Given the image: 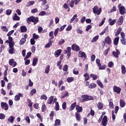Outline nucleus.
<instances>
[{
    "label": "nucleus",
    "mask_w": 126,
    "mask_h": 126,
    "mask_svg": "<svg viewBox=\"0 0 126 126\" xmlns=\"http://www.w3.org/2000/svg\"><path fill=\"white\" fill-rule=\"evenodd\" d=\"M27 31V28L25 26H22L21 27V32L23 33V32H26Z\"/></svg>",
    "instance_id": "21"
},
{
    "label": "nucleus",
    "mask_w": 126,
    "mask_h": 126,
    "mask_svg": "<svg viewBox=\"0 0 126 126\" xmlns=\"http://www.w3.org/2000/svg\"><path fill=\"white\" fill-rule=\"evenodd\" d=\"M109 108L110 109H114V103H113V102H109Z\"/></svg>",
    "instance_id": "62"
},
{
    "label": "nucleus",
    "mask_w": 126,
    "mask_h": 126,
    "mask_svg": "<svg viewBox=\"0 0 126 126\" xmlns=\"http://www.w3.org/2000/svg\"><path fill=\"white\" fill-rule=\"evenodd\" d=\"M53 101H54V96H51L48 98L47 103L48 104H49V105H51V104L53 103Z\"/></svg>",
    "instance_id": "17"
},
{
    "label": "nucleus",
    "mask_w": 126,
    "mask_h": 126,
    "mask_svg": "<svg viewBox=\"0 0 126 126\" xmlns=\"http://www.w3.org/2000/svg\"><path fill=\"white\" fill-rule=\"evenodd\" d=\"M75 106H76V102H74L73 104H71V106H70V110L71 111H72L73 110H74Z\"/></svg>",
    "instance_id": "45"
},
{
    "label": "nucleus",
    "mask_w": 126,
    "mask_h": 126,
    "mask_svg": "<svg viewBox=\"0 0 126 126\" xmlns=\"http://www.w3.org/2000/svg\"><path fill=\"white\" fill-rule=\"evenodd\" d=\"M25 42H26V38H22L20 41V44L23 45Z\"/></svg>",
    "instance_id": "35"
},
{
    "label": "nucleus",
    "mask_w": 126,
    "mask_h": 126,
    "mask_svg": "<svg viewBox=\"0 0 126 126\" xmlns=\"http://www.w3.org/2000/svg\"><path fill=\"white\" fill-rule=\"evenodd\" d=\"M14 118L13 116H11L9 117L8 119V121L9 122V123H11V124H13V122H14Z\"/></svg>",
    "instance_id": "20"
},
{
    "label": "nucleus",
    "mask_w": 126,
    "mask_h": 126,
    "mask_svg": "<svg viewBox=\"0 0 126 126\" xmlns=\"http://www.w3.org/2000/svg\"><path fill=\"white\" fill-rule=\"evenodd\" d=\"M109 24L110 25L113 26L117 22V20L114 19L112 20L111 18H110L108 21Z\"/></svg>",
    "instance_id": "15"
},
{
    "label": "nucleus",
    "mask_w": 126,
    "mask_h": 126,
    "mask_svg": "<svg viewBox=\"0 0 126 126\" xmlns=\"http://www.w3.org/2000/svg\"><path fill=\"white\" fill-rule=\"evenodd\" d=\"M119 12L120 14L122 15H124V14H126V7L124 6H122L121 7H119Z\"/></svg>",
    "instance_id": "4"
},
{
    "label": "nucleus",
    "mask_w": 126,
    "mask_h": 126,
    "mask_svg": "<svg viewBox=\"0 0 126 126\" xmlns=\"http://www.w3.org/2000/svg\"><path fill=\"white\" fill-rule=\"evenodd\" d=\"M78 57L80 58H84L85 59H86V54H85L84 52H82V51H79Z\"/></svg>",
    "instance_id": "11"
},
{
    "label": "nucleus",
    "mask_w": 126,
    "mask_h": 126,
    "mask_svg": "<svg viewBox=\"0 0 126 126\" xmlns=\"http://www.w3.org/2000/svg\"><path fill=\"white\" fill-rule=\"evenodd\" d=\"M105 42L106 44L111 45L112 44V39H111L110 36H107L105 39Z\"/></svg>",
    "instance_id": "10"
},
{
    "label": "nucleus",
    "mask_w": 126,
    "mask_h": 126,
    "mask_svg": "<svg viewBox=\"0 0 126 126\" xmlns=\"http://www.w3.org/2000/svg\"><path fill=\"white\" fill-rule=\"evenodd\" d=\"M61 54H62V49H59L55 52L54 55L56 58H58Z\"/></svg>",
    "instance_id": "18"
},
{
    "label": "nucleus",
    "mask_w": 126,
    "mask_h": 126,
    "mask_svg": "<svg viewBox=\"0 0 126 126\" xmlns=\"http://www.w3.org/2000/svg\"><path fill=\"white\" fill-rule=\"evenodd\" d=\"M13 20H20V17H19V16H17V14L15 13V14H14V16L13 17Z\"/></svg>",
    "instance_id": "34"
},
{
    "label": "nucleus",
    "mask_w": 126,
    "mask_h": 126,
    "mask_svg": "<svg viewBox=\"0 0 126 126\" xmlns=\"http://www.w3.org/2000/svg\"><path fill=\"white\" fill-rule=\"evenodd\" d=\"M27 101H28V103H29L28 104L29 107H32V103L31 102V100L28 98L27 99Z\"/></svg>",
    "instance_id": "53"
},
{
    "label": "nucleus",
    "mask_w": 126,
    "mask_h": 126,
    "mask_svg": "<svg viewBox=\"0 0 126 126\" xmlns=\"http://www.w3.org/2000/svg\"><path fill=\"white\" fill-rule=\"evenodd\" d=\"M105 20H106V18H104L101 22L99 24L98 26L99 27H101V26H102V25H103V24H104V23H105Z\"/></svg>",
    "instance_id": "52"
},
{
    "label": "nucleus",
    "mask_w": 126,
    "mask_h": 126,
    "mask_svg": "<svg viewBox=\"0 0 126 126\" xmlns=\"http://www.w3.org/2000/svg\"><path fill=\"white\" fill-rule=\"evenodd\" d=\"M96 63L98 66H100L101 63H100V59H96Z\"/></svg>",
    "instance_id": "60"
},
{
    "label": "nucleus",
    "mask_w": 126,
    "mask_h": 126,
    "mask_svg": "<svg viewBox=\"0 0 126 126\" xmlns=\"http://www.w3.org/2000/svg\"><path fill=\"white\" fill-rule=\"evenodd\" d=\"M120 104L121 108H124L126 106V102L123 100H120Z\"/></svg>",
    "instance_id": "24"
},
{
    "label": "nucleus",
    "mask_w": 126,
    "mask_h": 126,
    "mask_svg": "<svg viewBox=\"0 0 126 126\" xmlns=\"http://www.w3.org/2000/svg\"><path fill=\"white\" fill-rule=\"evenodd\" d=\"M121 69H122V74H125L126 72V66L125 65H123L121 67Z\"/></svg>",
    "instance_id": "28"
},
{
    "label": "nucleus",
    "mask_w": 126,
    "mask_h": 126,
    "mask_svg": "<svg viewBox=\"0 0 126 126\" xmlns=\"http://www.w3.org/2000/svg\"><path fill=\"white\" fill-rule=\"evenodd\" d=\"M52 44H53V43L52 42V40H50L49 42H48V43H47L45 46V48H50V47H51V46H52Z\"/></svg>",
    "instance_id": "31"
},
{
    "label": "nucleus",
    "mask_w": 126,
    "mask_h": 126,
    "mask_svg": "<svg viewBox=\"0 0 126 126\" xmlns=\"http://www.w3.org/2000/svg\"><path fill=\"white\" fill-rule=\"evenodd\" d=\"M50 71V65H48L45 68V72L46 74H48L49 73V72Z\"/></svg>",
    "instance_id": "33"
},
{
    "label": "nucleus",
    "mask_w": 126,
    "mask_h": 126,
    "mask_svg": "<svg viewBox=\"0 0 126 126\" xmlns=\"http://www.w3.org/2000/svg\"><path fill=\"white\" fill-rule=\"evenodd\" d=\"M33 38L35 39H39V35L38 34H36V33H33Z\"/></svg>",
    "instance_id": "58"
},
{
    "label": "nucleus",
    "mask_w": 126,
    "mask_h": 126,
    "mask_svg": "<svg viewBox=\"0 0 126 126\" xmlns=\"http://www.w3.org/2000/svg\"><path fill=\"white\" fill-rule=\"evenodd\" d=\"M95 87H96V84H91L89 86V88H91L92 89H94V88H95Z\"/></svg>",
    "instance_id": "44"
},
{
    "label": "nucleus",
    "mask_w": 126,
    "mask_h": 126,
    "mask_svg": "<svg viewBox=\"0 0 126 126\" xmlns=\"http://www.w3.org/2000/svg\"><path fill=\"white\" fill-rule=\"evenodd\" d=\"M11 12H12V10H9V9H7L6 11V14L7 15H10V14H11Z\"/></svg>",
    "instance_id": "54"
},
{
    "label": "nucleus",
    "mask_w": 126,
    "mask_h": 126,
    "mask_svg": "<svg viewBox=\"0 0 126 126\" xmlns=\"http://www.w3.org/2000/svg\"><path fill=\"white\" fill-rule=\"evenodd\" d=\"M108 66L109 67H113L114 66V63L110 62L108 63Z\"/></svg>",
    "instance_id": "64"
},
{
    "label": "nucleus",
    "mask_w": 126,
    "mask_h": 126,
    "mask_svg": "<svg viewBox=\"0 0 126 126\" xmlns=\"http://www.w3.org/2000/svg\"><path fill=\"white\" fill-rule=\"evenodd\" d=\"M119 40H120V37L119 36L116 37L114 41V44L115 45V46H117L118 44H119Z\"/></svg>",
    "instance_id": "23"
},
{
    "label": "nucleus",
    "mask_w": 126,
    "mask_h": 126,
    "mask_svg": "<svg viewBox=\"0 0 126 126\" xmlns=\"http://www.w3.org/2000/svg\"><path fill=\"white\" fill-rule=\"evenodd\" d=\"M97 108L99 110L101 109H103V103H102L101 102H99L97 104Z\"/></svg>",
    "instance_id": "41"
},
{
    "label": "nucleus",
    "mask_w": 126,
    "mask_h": 126,
    "mask_svg": "<svg viewBox=\"0 0 126 126\" xmlns=\"http://www.w3.org/2000/svg\"><path fill=\"white\" fill-rule=\"evenodd\" d=\"M46 108H47V107L46 106V104H45V103H43L42 105V112H45V110H46Z\"/></svg>",
    "instance_id": "49"
},
{
    "label": "nucleus",
    "mask_w": 126,
    "mask_h": 126,
    "mask_svg": "<svg viewBox=\"0 0 126 126\" xmlns=\"http://www.w3.org/2000/svg\"><path fill=\"white\" fill-rule=\"evenodd\" d=\"M67 69H68V66L67 65H65L63 68V71H66Z\"/></svg>",
    "instance_id": "63"
},
{
    "label": "nucleus",
    "mask_w": 126,
    "mask_h": 126,
    "mask_svg": "<svg viewBox=\"0 0 126 126\" xmlns=\"http://www.w3.org/2000/svg\"><path fill=\"white\" fill-rule=\"evenodd\" d=\"M107 122H108L107 119V116H104L103 117V118L102 119L101 124L103 126H107Z\"/></svg>",
    "instance_id": "9"
},
{
    "label": "nucleus",
    "mask_w": 126,
    "mask_h": 126,
    "mask_svg": "<svg viewBox=\"0 0 126 126\" xmlns=\"http://www.w3.org/2000/svg\"><path fill=\"white\" fill-rule=\"evenodd\" d=\"M55 105V109L56 111H59V110H60V105L59 104V102H56Z\"/></svg>",
    "instance_id": "40"
},
{
    "label": "nucleus",
    "mask_w": 126,
    "mask_h": 126,
    "mask_svg": "<svg viewBox=\"0 0 126 126\" xmlns=\"http://www.w3.org/2000/svg\"><path fill=\"white\" fill-rule=\"evenodd\" d=\"M82 98H83L82 102H85V101H89L90 100H94V98L92 96L86 95H82Z\"/></svg>",
    "instance_id": "2"
},
{
    "label": "nucleus",
    "mask_w": 126,
    "mask_h": 126,
    "mask_svg": "<svg viewBox=\"0 0 126 126\" xmlns=\"http://www.w3.org/2000/svg\"><path fill=\"white\" fill-rule=\"evenodd\" d=\"M122 32V28H119L115 33L116 36H119L120 35V33Z\"/></svg>",
    "instance_id": "30"
},
{
    "label": "nucleus",
    "mask_w": 126,
    "mask_h": 126,
    "mask_svg": "<svg viewBox=\"0 0 126 126\" xmlns=\"http://www.w3.org/2000/svg\"><path fill=\"white\" fill-rule=\"evenodd\" d=\"M84 76L85 77V81H87V80H89V74L88 73H86L84 75Z\"/></svg>",
    "instance_id": "36"
},
{
    "label": "nucleus",
    "mask_w": 126,
    "mask_h": 126,
    "mask_svg": "<svg viewBox=\"0 0 126 126\" xmlns=\"http://www.w3.org/2000/svg\"><path fill=\"white\" fill-rule=\"evenodd\" d=\"M60 125H61V120H59V119L56 120L54 126H60Z\"/></svg>",
    "instance_id": "27"
},
{
    "label": "nucleus",
    "mask_w": 126,
    "mask_h": 126,
    "mask_svg": "<svg viewBox=\"0 0 126 126\" xmlns=\"http://www.w3.org/2000/svg\"><path fill=\"white\" fill-rule=\"evenodd\" d=\"M121 42L123 45H126V38H122L121 39Z\"/></svg>",
    "instance_id": "51"
},
{
    "label": "nucleus",
    "mask_w": 126,
    "mask_h": 126,
    "mask_svg": "<svg viewBox=\"0 0 126 126\" xmlns=\"http://www.w3.org/2000/svg\"><path fill=\"white\" fill-rule=\"evenodd\" d=\"M65 27H66V25H64L63 26H62L59 30V31L60 32H62V31H63V29H64V28H65Z\"/></svg>",
    "instance_id": "59"
},
{
    "label": "nucleus",
    "mask_w": 126,
    "mask_h": 126,
    "mask_svg": "<svg viewBox=\"0 0 126 126\" xmlns=\"http://www.w3.org/2000/svg\"><path fill=\"white\" fill-rule=\"evenodd\" d=\"M9 63L10 65H12L13 67L16 66V64H17V63L15 61H14V59H10L9 61Z\"/></svg>",
    "instance_id": "8"
},
{
    "label": "nucleus",
    "mask_w": 126,
    "mask_h": 126,
    "mask_svg": "<svg viewBox=\"0 0 126 126\" xmlns=\"http://www.w3.org/2000/svg\"><path fill=\"white\" fill-rule=\"evenodd\" d=\"M39 22V19L38 17H34L33 16L30 17L27 19V22L29 24H30V22H33L34 24H37Z\"/></svg>",
    "instance_id": "1"
},
{
    "label": "nucleus",
    "mask_w": 126,
    "mask_h": 126,
    "mask_svg": "<svg viewBox=\"0 0 126 126\" xmlns=\"http://www.w3.org/2000/svg\"><path fill=\"white\" fill-rule=\"evenodd\" d=\"M122 89L119 87H117V86H114L113 87V91L114 92H116L117 94H120L121 93V91Z\"/></svg>",
    "instance_id": "5"
},
{
    "label": "nucleus",
    "mask_w": 126,
    "mask_h": 126,
    "mask_svg": "<svg viewBox=\"0 0 126 126\" xmlns=\"http://www.w3.org/2000/svg\"><path fill=\"white\" fill-rule=\"evenodd\" d=\"M15 52V50L14 49V48H11L9 50V54H14Z\"/></svg>",
    "instance_id": "42"
},
{
    "label": "nucleus",
    "mask_w": 126,
    "mask_h": 126,
    "mask_svg": "<svg viewBox=\"0 0 126 126\" xmlns=\"http://www.w3.org/2000/svg\"><path fill=\"white\" fill-rule=\"evenodd\" d=\"M71 51V48L70 47H68L67 48V50H65V54H67V56H68V59H69V57L71 55L70 51Z\"/></svg>",
    "instance_id": "7"
},
{
    "label": "nucleus",
    "mask_w": 126,
    "mask_h": 126,
    "mask_svg": "<svg viewBox=\"0 0 126 126\" xmlns=\"http://www.w3.org/2000/svg\"><path fill=\"white\" fill-rule=\"evenodd\" d=\"M102 12V9L99 8L98 9V6H95L93 8L94 13H96L97 15H100L101 12Z\"/></svg>",
    "instance_id": "3"
},
{
    "label": "nucleus",
    "mask_w": 126,
    "mask_h": 126,
    "mask_svg": "<svg viewBox=\"0 0 126 126\" xmlns=\"http://www.w3.org/2000/svg\"><path fill=\"white\" fill-rule=\"evenodd\" d=\"M20 97H23V94H22L19 93L18 94L15 95V101H19V100H20Z\"/></svg>",
    "instance_id": "12"
},
{
    "label": "nucleus",
    "mask_w": 126,
    "mask_h": 126,
    "mask_svg": "<svg viewBox=\"0 0 126 126\" xmlns=\"http://www.w3.org/2000/svg\"><path fill=\"white\" fill-rule=\"evenodd\" d=\"M49 36H50V37H51V38L50 40H51V41H52V39H53L54 38V32H51L49 33Z\"/></svg>",
    "instance_id": "50"
},
{
    "label": "nucleus",
    "mask_w": 126,
    "mask_h": 126,
    "mask_svg": "<svg viewBox=\"0 0 126 126\" xmlns=\"http://www.w3.org/2000/svg\"><path fill=\"white\" fill-rule=\"evenodd\" d=\"M73 73L74 74H75L76 75H77L79 73V72H78V70L76 68H74L73 70Z\"/></svg>",
    "instance_id": "46"
},
{
    "label": "nucleus",
    "mask_w": 126,
    "mask_h": 126,
    "mask_svg": "<svg viewBox=\"0 0 126 126\" xmlns=\"http://www.w3.org/2000/svg\"><path fill=\"white\" fill-rule=\"evenodd\" d=\"M66 80H67V82H68L69 83L72 82V81H73L74 78H73V77H68Z\"/></svg>",
    "instance_id": "48"
},
{
    "label": "nucleus",
    "mask_w": 126,
    "mask_h": 126,
    "mask_svg": "<svg viewBox=\"0 0 126 126\" xmlns=\"http://www.w3.org/2000/svg\"><path fill=\"white\" fill-rule=\"evenodd\" d=\"M72 50H73V51H76V52H78V51L80 50V48H79V46H78V45H72Z\"/></svg>",
    "instance_id": "14"
},
{
    "label": "nucleus",
    "mask_w": 126,
    "mask_h": 126,
    "mask_svg": "<svg viewBox=\"0 0 126 126\" xmlns=\"http://www.w3.org/2000/svg\"><path fill=\"white\" fill-rule=\"evenodd\" d=\"M47 99H48V97H47V95H46L45 94L41 95L40 97L41 100H47Z\"/></svg>",
    "instance_id": "38"
},
{
    "label": "nucleus",
    "mask_w": 126,
    "mask_h": 126,
    "mask_svg": "<svg viewBox=\"0 0 126 126\" xmlns=\"http://www.w3.org/2000/svg\"><path fill=\"white\" fill-rule=\"evenodd\" d=\"M59 28L56 29L55 30V32H54V35L55 36H57L58 35V33H59Z\"/></svg>",
    "instance_id": "61"
},
{
    "label": "nucleus",
    "mask_w": 126,
    "mask_h": 126,
    "mask_svg": "<svg viewBox=\"0 0 126 126\" xmlns=\"http://www.w3.org/2000/svg\"><path fill=\"white\" fill-rule=\"evenodd\" d=\"M116 52L113 51L112 52V54L114 56V57H115V58H119V55H120V54H121V52H120L119 51V50L116 49Z\"/></svg>",
    "instance_id": "13"
},
{
    "label": "nucleus",
    "mask_w": 126,
    "mask_h": 126,
    "mask_svg": "<svg viewBox=\"0 0 126 126\" xmlns=\"http://www.w3.org/2000/svg\"><path fill=\"white\" fill-rule=\"evenodd\" d=\"M70 7H73L74 6V1L71 0L69 2Z\"/></svg>",
    "instance_id": "47"
},
{
    "label": "nucleus",
    "mask_w": 126,
    "mask_h": 126,
    "mask_svg": "<svg viewBox=\"0 0 126 126\" xmlns=\"http://www.w3.org/2000/svg\"><path fill=\"white\" fill-rule=\"evenodd\" d=\"M123 22H124V17L121 16L118 21V25H122V24H123Z\"/></svg>",
    "instance_id": "16"
},
{
    "label": "nucleus",
    "mask_w": 126,
    "mask_h": 126,
    "mask_svg": "<svg viewBox=\"0 0 126 126\" xmlns=\"http://www.w3.org/2000/svg\"><path fill=\"white\" fill-rule=\"evenodd\" d=\"M76 110L77 113H80L82 111V107H80L79 105H76Z\"/></svg>",
    "instance_id": "22"
},
{
    "label": "nucleus",
    "mask_w": 126,
    "mask_h": 126,
    "mask_svg": "<svg viewBox=\"0 0 126 126\" xmlns=\"http://www.w3.org/2000/svg\"><path fill=\"white\" fill-rule=\"evenodd\" d=\"M76 118L78 121H80V114L79 113H76Z\"/></svg>",
    "instance_id": "57"
},
{
    "label": "nucleus",
    "mask_w": 126,
    "mask_h": 126,
    "mask_svg": "<svg viewBox=\"0 0 126 126\" xmlns=\"http://www.w3.org/2000/svg\"><path fill=\"white\" fill-rule=\"evenodd\" d=\"M64 39H60V40L59 42V45H60V46L63 45V43H64Z\"/></svg>",
    "instance_id": "56"
},
{
    "label": "nucleus",
    "mask_w": 126,
    "mask_h": 126,
    "mask_svg": "<svg viewBox=\"0 0 126 126\" xmlns=\"http://www.w3.org/2000/svg\"><path fill=\"white\" fill-rule=\"evenodd\" d=\"M76 17H77V14H75L73 17L72 18V19L70 20V23H72V22H73V21H74V20H75V19L76 18Z\"/></svg>",
    "instance_id": "43"
},
{
    "label": "nucleus",
    "mask_w": 126,
    "mask_h": 126,
    "mask_svg": "<svg viewBox=\"0 0 126 126\" xmlns=\"http://www.w3.org/2000/svg\"><path fill=\"white\" fill-rule=\"evenodd\" d=\"M36 89H33L30 92V94L31 96H33L34 94H36Z\"/></svg>",
    "instance_id": "37"
},
{
    "label": "nucleus",
    "mask_w": 126,
    "mask_h": 126,
    "mask_svg": "<svg viewBox=\"0 0 126 126\" xmlns=\"http://www.w3.org/2000/svg\"><path fill=\"white\" fill-rule=\"evenodd\" d=\"M98 39H99V35H96L94 36L91 41L92 43H94V42H96V41H97Z\"/></svg>",
    "instance_id": "32"
},
{
    "label": "nucleus",
    "mask_w": 126,
    "mask_h": 126,
    "mask_svg": "<svg viewBox=\"0 0 126 126\" xmlns=\"http://www.w3.org/2000/svg\"><path fill=\"white\" fill-rule=\"evenodd\" d=\"M67 96H68V92L67 91H65L62 93L61 98H65Z\"/></svg>",
    "instance_id": "19"
},
{
    "label": "nucleus",
    "mask_w": 126,
    "mask_h": 126,
    "mask_svg": "<svg viewBox=\"0 0 126 126\" xmlns=\"http://www.w3.org/2000/svg\"><path fill=\"white\" fill-rule=\"evenodd\" d=\"M97 83L98 85H99V86H100V87H101V88H104V85H103V84L102 83V82L101 81L97 80Z\"/></svg>",
    "instance_id": "39"
},
{
    "label": "nucleus",
    "mask_w": 126,
    "mask_h": 126,
    "mask_svg": "<svg viewBox=\"0 0 126 126\" xmlns=\"http://www.w3.org/2000/svg\"><path fill=\"white\" fill-rule=\"evenodd\" d=\"M1 107L2 109H4V110H5L6 111L8 110V104L5 102H1Z\"/></svg>",
    "instance_id": "6"
},
{
    "label": "nucleus",
    "mask_w": 126,
    "mask_h": 126,
    "mask_svg": "<svg viewBox=\"0 0 126 126\" xmlns=\"http://www.w3.org/2000/svg\"><path fill=\"white\" fill-rule=\"evenodd\" d=\"M35 3L34 1H28V3H27L26 6L29 7L31 6V5H33Z\"/></svg>",
    "instance_id": "26"
},
{
    "label": "nucleus",
    "mask_w": 126,
    "mask_h": 126,
    "mask_svg": "<svg viewBox=\"0 0 126 126\" xmlns=\"http://www.w3.org/2000/svg\"><path fill=\"white\" fill-rule=\"evenodd\" d=\"M37 62H38V59H37V58H33V62H32V65L33 66H35L36 64H37Z\"/></svg>",
    "instance_id": "25"
},
{
    "label": "nucleus",
    "mask_w": 126,
    "mask_h": 126,
    "mask_svg": "<svg viewBox=\"0 0 126 126\" xmlns=\"http://www.w3.org/2000/svg\"><path fill=\"white\" fill-rule=\"evenodd\" d=\"M90 77L93 78V80H96L97 78H98V76L97 75L92 74L90 75Z\"/></svg>",
    "instance_id": "29"
},
{
    "label": "nucleus",
    "mask_w": 126,
    "mask_h": 126,
    "mask_svg": "<svg viewBox=\"0 0 126 126\" xmlns=\"http://www.w3.org/2000/svg\"><path fill=\"white\" fill-rule=\"evenodd\" d=\"M2 30L4 32H7V31H8V29H7L6 26H3L2 27Z\"/></svg>",
    "instance_id": "55"
}]
</instances>
